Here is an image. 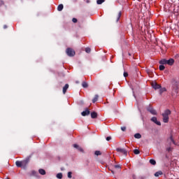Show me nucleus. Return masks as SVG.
I'll return each mask as SVG.
<instances>
[{"mask_svg":"<svg viewBox=\"0 0 179 179\" xmlns=\"http://www.w3.org/2000/svg\"><path fill=\"white\" fill-rule=\"evenodd\" d=\"M121 15H122L121 11H120L117 14V18L116 20L117 22H118V20H120V19L121 18Z\"/></svg>","mask_w":179,"mask_h":179,"instance_id":"412c9836","label":"nucleus"},{"mask_svg":"<svg viewBox=\"0 0 179 179\" xmlns=\"http://www.w3.org/2000/svg\"><path fill=\"white\" fill-rule=\"evenodd\" d=\"M28 162L27 160H24V161H17L15 162V164L17 166V167H22V166H26V164H27Z\"/></svg>","mask_w":179,"mask_h":179,"instance_id":"7ed1b4c3","label":"nucleus"},{"mask_svg":"<svg viewBox=\"0 0 179 179\" xmlns=\"http://www.w3.org/2000/svg\"><path fill=\"white\" fill-rule=\"evenodd\" d=\"M99 100V95H95L94 98L92 99V103H96Z\"/></svg>","mask_w":179,"mask_h":179,"instance_id":"a211bd4d","label":"nucleus"},{"mask_svg":"<svg viewBox=\"0 0 179 179\" xmlns=\"http://www.w3.org/2000/svg\"><path fill=\"white\" fill-rule=\"evenodd\" d=\"M115 169H121L120 165H115Z\"/></svg>","mask_w":179,"mask_h":179,"instance_id":"72a5a7b5","label":"nucleus"},{"mask_svg":"<svg viewBox=\"0 0 179 179\" xmlns=\"http://www.w3.org/2000/svg\"><path fill=\"white\" fill-rule=\"evenodd\" d=\"M72 22H73V23H77L78 19H76V18H73Z\"/></svg>","mask_w":179,"mask_h":179,"instance_id":"c85d7f7f","label":"nucleus"},{"mask_svg":"<svg viewBox=\"0 0 179 179\" xmlns=\"http://www.w3.org/2000/svg\"><path fill=\"white\" fill-rule=\"evenodd\" d=\"M124 78H127V76H128V73L124 72Z\"/></svg>","mask_w":179,"mask_h":179,"instance_id":"c9c22d12","label":"nucleus"},{"mask_svg":"<svg viewBox=\"0 0 179 179\" xmlns=\"http://www.w3.org/2000/svg\"><path fill=\"white\" fill-rule=\"evenodd\" d=\"M112 173H113V174H114V171H112Z\"/></svg>","mask_w":179,"mask_h":179,"instance_id":"a19ab883","label":"nucleus"},{"mask_svg":"<svg viewBox=\"0 0 179 179\" xmlns=\"http://www.w3.org/2000/svg\"><path fill=\"white\" fill-rule=\"evenodd\" d=\"M159 64L161 65H166L167 64V60L166 59H164L159 61Z\"/></svg>","mask_w":179,"mask_h":179,"instance_id":"f8f14e48","label":"nucleus"},{"mask_svg":"<svg viewBox=\"0 0 179 179\" xmlns=\"http://www.w3.org/2000/svg\"><path fill=\"white\" fill-rule=\"evenodd\" d=\"M78 150H79V152H83V148L81 147H78Z\"/></svg>","mask_w":179,"mask_h":179,"instance_id":"7c9ffc66","label":"nucleus"},{"mask_svg":"<svg viewBox=\"0 0 179 179\" xmlns=\"http://www.w3.org/2000/svg\"><path fill=\"white\" fill-rule=\"evenodd\" d=\"M163 92H166V88H162L160 90V93H163Z\"/></svg>","mask_w":179,"mask_h":179,"instance_id":"2f4dec72","label":"nucleus"},{"mask_svg":"<svg viewBox=\"0 0 179 179\" xmlns=\"http://www.w3.org/2000/svg\"><path fill=\"white\" fill-rule=\"evenodd\" d=\"M91 118H97V113L96 112H92L91 113Z\"/></svg>","mask_w":179,"mask_h":179,"instance_id":"9b49d317","label":"nucleus"},{"mask_svg":"<svg viewBox=\"0 0 179 179\" xmlns=\"http://www.w3.org/2000/svg\"><path fill=\"white\" fill-rule=\"evenodd\" d=\"M168 142H169L170 143H173V145H176V141H174V139L173 138V136H171L169 139H168Z\"/></svg>","mask_w":179,"mask_h":179,"instance_id":"ddd939ff","label":"nucleus"},{"mask_svg":"<svg viewBox=\"0 0 179 179\" xmlns=\"http://www.w3.org/2000/svg\"><path fill=\"white\" fill-rule=\"evenodd\" d=\"M150 164H152V166H155L156 164V161L155 159H150Z\"/></svg>","mask_w":179,"mask_h":179,"instance_id":"aec40b11","label":"nucleus"},{"mask_svg":"<svg viewBox=\"0 0 179 179\" xmlns=\"http://www.w3.org/2000/svg\"><path fill=\"white\" fill-rule=\"evenodd\" d=\"M106 141H111V136L106 137Z\"/></svg>","mask_w":179,"mask_h":179,"instance_id":"f704fd0d","label":"nucleus"},{"mask_svg":"<svg viewBox=\"0 0 179 179\" xmlns=\"http://www.w3.org/2000/svg\"><path fill=\"white\" fill-rule=\"evenodd\" d=\"M134 138H136V139H141L142 138V136L141 135V134L137 133L134 135Z\"/></svg>","mask_w":179,"mask_h":179,"instance_id":"2eb2a0df","label":"nucleus"},{"mask_svg":"<svg viewBox=\"0 0 179 179\" xmlns=\"http://www.w3.org/2000/svg\"><path fill=\"white\" fill-rule=\"evenodd\" d=\"M162 175H163V172H162V171H157L155 173V177H159V176H162Z\"/></svg>","mask_w":179,"mask_h":179,"instance_id":"f3484780","label":"nucleus"},{"mask_svg":"<svg viewBox=\"0 0 179 179\" xmlns=\"http://www.w3.org/2000/svg\"><path fill=\"white\" fill-rule=\"evenodd\" d=\"M145 178H146L145 176H140V177H139V179H145Z\"/></svg>","mask_w":179,"mask_h":179,"instance_id":"4c0bfd02","label":"nucleus"},{"mask_svg":"<svg viewBox=\"0 0 179 179\" xmlns=\"http://www.w3.org/2000/svg\"><path fill=\"white\" fill-rule=\"evenodd\" d=\"M68 178H72V172H69L68 173Z\"/></svg>","mask_w":179,"mask_h":179,"instance_id":"cd10ccee","label":"nucleus"},{"mask_svg":"<svg viewBox=\"0 0 179 179\" xmlns=\"http://www.w3.org/2000/svg\"><path fill=\"white\" fill-rule=\"evenodd\" d=\"M134 155H139V153H141V152L139 151V150L138 149H135L134 151Z\"/></svg>","mask_w":179,"mask_h":179,"instance_id":"5701e85b","label":"nucleus"},{"mask_svg":"<svg viewBox=\"0 0 179 179\" xmlns=\"http://www.w3.org/2000/svg\"><path fill=\"white\" fill-rule=\"evenodd\" d=\"M174 82H176V80H174V79H172V81H171V83H174Z\"/></svg>","mask_w":179,"mask_h":179,"instance_id":"ea45409f","label":"nucleus"},{"mask_svg":"<svg viewBox=\"0 0 179 179\" xmlns=\"http://www.w3.org/2000/svg\"><path fill=\"white\" fill-rule=\"evenodd\" d=\"M89 114H90V110H89V108H86L85 110L81 113V115H83V117H86V115H89Z\"/></svg>","mask_w":179,"mask_h":179,"instance_id":"6e6552de","label":"nucleus"},{"mask_svg":"<svg viewBox=\"0 0 179 179\" xmlns=\"http://www.w3.org/2000/svg\"><path fill=\"white\" fill-rule=\"evenodd\" d=\"M90 51H92V50L90 49V48H85V52L89 54L90 52Z\"/></svg>","mask_w":179,"mask_h":179,"instance_id":"393cba45","label":"nucleus"},{"mask_svg":"<svg viewBox=\"0 0 179 179\" xmlns=\"http://www.w3.org/2000/svg\"><path fill=\"white\" fill-rule=\"evenodd\" d=\"M151 121L152 122H154L155 124H156L157 125H162V123L160 122L157 121V117H152L151 118Z\"/></svg>","mask_w":179,"mask_h":179,"instance_id":"0eeeda50","label":"nucleus"},{"mask_svg":"<svg viewBox=\"0 0 179 179\" xmlns=\"http://www.w3.org/2000/svg\"><path fill=\"white\" fill-rule=\"evenodd\" d=\"M168 65H173L174 64V59H169V60H166Z\"/></svg>","mask_w":179,"mask_h":179,"instance_id":"9d476101","label":"nucleus"},{"mask_svg":"<svg viewBox=\"0 0 179 179\" xmlns=\"http://www.w3.org/2000/svg\"><path fill=\"white\" fill-rule=\"evenodd\" d=\"M147 110L149 111V113H150V114H152V115H157V112H156V110L153 109L152 106H149Z\"/></svg>","mask_w":179,"mask_h":179,"instance_id":"20e7f679","label":"nucleus"},{"mask_svg":"<svg viewBox=\"0 0 179 179\" xmlns=\"http://www.w3.org/2000/svg\"><path fill=\"white\" fill-rule=\"evenodd\" d=\"M171 114V110L166 109L164 110V112L162 113V117H163V122L165 123L169 122V116Z\"/></svg>","mask_w":179,"mask_h":179,"instance_id":"f257e3e1","label":"nucleus"},{"mask_svg":"<svg viewBox=\"0 0 179 179\" xmlns=\"http://www.w3.org/2000/svg\"><path fill=\"white\" fill-rule=\"evenodd\" d=\"M105 0H97L96 1V3L98 5H101V3H103V2H104Z\"/></svg>","mask_w":179,"mask_h":179,"instance_id":"4be33fe9","label":"nucleus"},{"mask_svg":"<svg viewBox=\"0 0 179 179\" xmlns=\"http://www.w3.org/2000/svg\"><path fill=\"white\" fill-rule=\"evenodd\" d=\"M166 67L164 66H163V65H160L159 66V71H164V69H165Z\"/></svg>","mask_w":179,"mask_h":179,"instance_id":"a878e982","label":"nucleus"},{"mask_svg":"<svg viewBox=\"0 0 179 179\" xmlns=\"http://www.w3.org/2000/svg\"><path fill=\"white\" fill-rule=\"evenodd\" d=\"M3 29H8V26L4 25V26H3Z\"/></svg>","mask_w":179,"mask_h":179,"instance_id":"58836bf2","label":"nucleus"},{"mask_svg":"<svg viewBox=\"0 0 179 179\" xmlns=\"http://www.w3.org/2000/svg\"><path fill=\"white\" fill-rule=\"evenodd\" d=\"M38 172H39V174H41V176H45V170H44V169H39Z\"/></svg>","mask_w":179,"mask_h":179,"instance_id":"dca6fc26","label":"nucleus"},{"mask_svg":"<svg viewBox=\"0 0 179 179\" xmlns=\"http://www.w3.org/2000/svg\"><path fill=\"white\" fill-rule=\"evenodd\" d=\"M152 87H153V89H155V90H157V89H160L162 87V85L156 83H152Z\"/></svg>","mask_w":179,"mask_h":179,"instance_id":"423d86ee","label":"nucleus"},{"mask_svg":"<svg viewBox=\"0 0 179 179\" xmlns=\"http://www.w3.org/2000/svg\"><path fill=\"white\" fill-rule=\"evenodd\" d=\"M66 52L69 57L75 56V50H72V48H67Z\"/></svg>","mask_w":179,"mask_h":179,"instance_id":"f03ea898","label":"nucleus"},{"mask_svg":"<svg viewBox=\"0 0 179 179\" xmlns=\"http://www.w3.org/2000/svg\"><path fill=\"white\" fill-rule=\"evenodd\" d=\"M62 9H64V5L59 4V5L57 6V10H58L59 12H61V10H62Z\"/></svg>","mask_w":179,"mask_h":179,"instance_id":"4468645a","label":"nucleus"},{"mask_svg":"<svg viewBox=\"0 0 179 179\" xmlns=\"http://www.w3.org/2000/svg\"><path fill=\"white\" fill-rule=\"evenodd\" d=\"M96 156H100L101 155V152L100 151H95Z\"/></svg>","mask_w":179,"mask_h":179,"instance_id":"bb28decb","label":"nucleus"},{"mask_svg":"<svg viewBox=\"0 0 179 179\" xmlns=\"http://www.w3.org/2000/svg\"><path fill=\"white\" fill-rule=\"evenodd\" d=\"M116 150L117 152H119V153H122V155H124L125 156L128 155V152L124 148H117Z\"/></svg>","mask_w":179,"mask_h":179,"instance_id":"39448f33","label":"nucleus"},{"mask_svg":"<svg viewBox=\"0 0 179 179\" xmlns=\"http://www.w3.org/2000/svg\"><path fill=\"white\" fill-rule=\"evenodd\" d=\"M134 178H135V176H133Z\"/></svg>","mask_w":179,"mask_h":179,"instance_id":"79ce46f5","label":"nucleus"},{"mask_svg":"<svg viewBox=\"0 0 179 179\" xmlns=\"http://www.w3.org/2000/svg\"><path fill=\"white\" fill-rule=\"evenodd\" d=\"M121 130L123 131H127V127H121Z\"/></svg>","mask_w":179,"mask_h":179,"instance_id":"c756f323","label":"nucleus"},{"mask_svg":"<svg viewBox=\"0 0 179 179\" xmlns=\"http://www.w3.org/2000/svg\"><path fill=\"white\" fill-rule=\"evenodd\" d=\"M166 150H167L168 152H171V148H168L166 149Z\"/></svg>","mask_w":179,"mask_h":179,"instance_id":"e433bc0d","label":"nucleus"},{"mask_svg":"<svg viewBox=\"0 0 179 179\" xmlns=\"http://www.w3.org/2000/svg\"><path fill=\"white\" fill-rule=\"evenodd\" d=\"M82 86H83V87L86 88V87H87L89 85H87V83H86V82H83Z\"/></svg>","mask_w":179,"mask_h":179,"instance_id":"6ab92c4d","label":"nucleus"},{"mask_svg":"<svg viewBox=\"0 0 179 179\" xmlns=\"http://www.w3.org/2000/svg\"><path fill=\"white\" fill-rule=\"evenodd\" d=\"M6 179H9V178H6Z\"/></svg>","mask_w":179,"mask_h":179,"instance_id":"37998d69","label":"nucleus"},{"mask_svg":"<svg viewBox=\"0 0 179 179\" xmlns=\"http://www.w3.org/2000/svg\"><path fill=\"white\" fill-rule=\"evenodd\" d=\"M73 148H75L76 149H78L79 145H78V144H73Z\"/></svg>","mask_w":179,"mask_h":179,"instance_id":"473e14b6","label":"nucleus"},{"mask_svg":"<svg viewBox=\"0 0 179 179\" xmlns=\"http://www.w3.org/2000/svg\"><path fill=\"white\" fill-rule=\"evenodd\" d=\"M69 89V85L66 84L64 87H63V94H65L66 93V91Z\"/></svg>","mask_w":179,"mask_h":179,"instance_id":"1a4fd4ad","label":"nucleus"},{"mask_svg":"<svg viewBox=\"0 0 179 179\" xmlns=\"http://www.w3.org/2000/svg\"><path fill=\"white\" fill-rule=\"evenodd\" d=\"M57 178H59V179L62 178V173H57Z\"/></svg>","mask_w":179,"mask_h":179,"instance_id":"b1692460","label":"nucleus"}]
</instances>
